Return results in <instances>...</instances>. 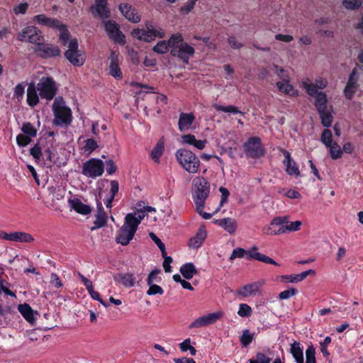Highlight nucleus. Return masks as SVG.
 <instances>
[{
	"label": "nucleus",
	"instance_id": "nucleus-1",
	"mask_svg": "<svg viewBox=\"0 0 363 363\" xmlns=\"http://www.w3.org/2000/svg\"><path fill=\"white\" fill-rule=\"evenodd\" d=\"M170 45H172L171 55L179 57L185 63H188L189 58L194 54V48L184 42L180 33L173 34L171 36Z\"/></svg>",
	"mask_w": 363,
	"mask_h": 363
},
{
	"label": "nucleus",
	"instance_id": "nucleus-2",
	"mask_svg": "<svg viewBox=\"0 0 363 363\" xmlns=\"http://www.w3.org/2000/svg\"><path fill=\"white\" fill-rule=\"evenodd\" d=\"M176 157L179 164L189 173L196 174L200 167V160L191 151L182 148L176 152Z\"/></svg>",
	"mask_w": 363,
	"mask_h": 363
},
{
	"label": "nucleus",
	"instance_id": "nucleus-3",
	"mask_svg": "<svg viewBox=\"0 0 363 363\" xmlns=\"http://www.w3.org/2000/svg\"><path fill=\"white\" fill-rule=\"evenodd\" d=\"M195 188L193 199L199 208L205 206V201L210 194V183L203 177H197L193 180Z\"/></svg>",
	"mask_w": 363,
	"mask_h": 363
},
{
	"label": "nucleus",
	"instance_id": "nucleus-4",
	"mask_svg": "<svg viewBox=\"0 0 363 363\" xmlns=\"http://www.w3.org/2000/svg\"><path fill=\"white\" fill-rule=\"evenodd\" d=\"M40 97L42 99L51 101L57 91L56 82L50 77H43L36 84Z\"/></svg>",
	"mask_w": 363,
	"mask_h": 363
},
{
	"label": "nucleus",
	"instance_id": "nucleus-5",
	"mask_svg": "<svg viewBox=\"0 0 363 363\" xmlns=\"http://www.w3.org/2000/svg\"><path fill=\"white\" fill-rule=\"evenodd\" d=\"M245 254L248 255L249 259H254L266 264H271L275 266H279V264L271 257L258 252L257 247L255 246L252 247L247 251H245L244 249L241 247H238L235 249L230 257V259L233 260L237 257H243Z\"/></svg>",
	"mask_w": 363,
	"mask_h": 363
},
{
	"label": "nucleus",
	"instance_id": "nucleus-6",
	"mask_svg": "<svg viewBox=\"0 0 363 363\" xmlns=\"http://www.w3.org/2000/svg\"><path fill=\"white\" fill-rule=\"evenodd\" d=\"M52 110L55 115V123L62 125L69 123L71 121V111L66 107L62 97L55 99L52 104Z\"/></svg>",
	"mask_w": 363,
	"mask_h": 363
},
{
	"label": "nucleus",
	"instance_id": "nucleus-7",
	"mask_svg": "<svg viewBox=\"0 0 363 363\" xmlns=\"http://www.w3.org/2000/svg\"><path fill=\"white\" fill-rule=\"evenodd\" d=\"M147 29H134L131 34L133 37L145 42L154 40L155 38H163L165 35L161 28H155L150 23L145 24Z\"/></svg>",
	"mask_w": 363,
	"mask_h": 363
},
{
	"label": "nucleus",
	"instance_id": "nucleus-8",
	"mask_svg": "<svg viewBox=\"0 0 363 363\" xmlns=\"http://www.w3.org/2000/svg\"><path fill=\"white\" fill-rule=\"evenodd\" d=\"M137 229L138 228L125 217L124 223L117 232L116 242L123 246L128 245L133 240Z\"/></svg>",
	"mask_w": 363,
	"mask_h": 363
},
{
	"label": "nucleus",
	"instance_id": "nucleus-9",
	"mask_svg": "<svg viewBox=\"0 0 363 363\" xmlns=\"http://www.w3.org/2000/svg\"><path fill=\"white\" fill-rule=\"evenodd\" d=\"M362 72V67H360L358 64H357L356 67L352 70L346 86L343 90V93L346 99L350 100L356 93L359 86L358 82L359 79V76Z\"/></svg>",
	"mask_w": 363,
	"mask_h": 363
},
{
	"label": "nucleus",
	"instance_id": "nucleus-10",
	"mask_svg": "<svg viewBox=\"0 0 363 363\" xmlns=\"http://www.w3.org/2000/svg\"><path fill=\"white\" fill-rule=\"evenodd\" d=\"M104 171L102 160L91 158L83 164L82 173L88 177L96 178L102 175Z\"/></svg>",
	"mask_w": 363,
	"mask_h": 363
},
{
	"label": "nucleus",
	"instance_id": "nucleus-11",
	"mask_svg": "<svg viewBox=\"0 0 363 363\" xmlns=\"http://www.w3.org/2000/svg\"><path fill=\"white\" fill-rule=\"evenodd\" d=\"M65 56L74 66H82L84 61V56L78 50V41L76 38L69 41L68 49L65 52Z\"/></svg>",
	"mask_w": 363,
	"mask_h": 363
},
{
	"label": "nucleus",
	"instance_id": "nucleus-12",
	"mask_svg": "<svg viewBox=\"0 0 363 363\" xmlns=\"http://www.w3.org/2000/svg\"><path fill=\"white\" fill-rule=\"evenodd\" d=\"M245 152L250 158H259L264 155V150L258 137H252L244 144Z\"/></svg>",
	"mask_w": 363,
	"mask_h": 363
},
{
	"label": "nucleus",
	"instance_id": "nucleus-13",
	"mask_svg": "<svg viewBox=\"0 0 363 363\" xmlns=\"http://www.w3.org/2000/svg\"><path fill=\"white\" fill-rule=\"evenodd\" d=\"M17 39L22 42H28L32 44H39L43 41V37L41 32L35 26L24 28L17 35Z\"/></svg>",
	"mask_w": 363,
	"mask_h": 363
},
{
	"label": "nucleus",
	"instance_id": "nucleus-14",
	"mask_svg": "<svg viewBox=\"0 0 363 363\" xmlns=\"http://www.w3.org/2000/svg\"><path fill=\"white\" fill-rule=\"evenodd\" d=\"M105 30L109 38L121 45L125 43V37L120 30L118 25L113 21H104Z\"/></svg>",
	"mask_w": 363,
	"mask_h": 363
},
{
	"label": "nucleus",
	"instance_id": "nucleus-15",
	"mask_svg": "<svg viewBox=\"0 0 363 363\" xmlns=\"http://www.w3.org/2000/svg\"><path fill=\"white\" fill-rule=\"evenodd\" d=\"M223 311H219L215 313H208L201 316L193 321L189 326V328H199L213 324L223 316Z\"/></svg>",
	"mask_w": 363,
	"mask_h": 363
},
{
	"label": "nucleus",
	"instance_id": "nucleus-16",
	"mask_svg": "<svg viewBox=\"0 0 363 363\" xmlns=\"http://www.w3.org/2000/svg\"><path fill=\"white\" fill-rule=\"evenodd\" d=\"M0 238L20 242H32L34 241V238L30 234L24 232L7 233L4 231H0Z\"/></svg>",
	"mask_w": 363,
	"mask_h": 363
},
{
	"label": "nucleus",
	"instance_id": "nucleus-17",
	"mask_svg": "<svg viewBox=\"0 0 363 363\" xmlns=\"http://www.w3.org/2000/svg\"><path fill=\"white\" fill-rule=\"evenodd\" d=\"M90 11L94 17L101 18H108L111 13L107 7V0H95V4L90 7Z\"/></svg>",
	"mask_w": 363,
	"mask_h": 363
},
{
	"label": "nucleus",
	"instance_id": "nucleus-18",
	"mask_svg": "<svg viewBox=\"0 0 363 363\" xmlns=\"http://www.w3.org/2000/svg\"><path fill=\"white\" fill-rule=\"evenodd\" d=\"M38 47L35 50L39 55L43 58L52 57L59 56L61 53L60 50L57 46H55L50 44H43L40 42L37 45Z\"/></svg>",
	"mask_w": 363,
	"mask_h": 363
},
{
	"label": "nucleus",
	"instance_id": "nucleus-19",
	"mask_svg": "<svg viewBox=\"0 0 363 363\" xmlns=\"http://www.w3.org/2000/svg\"><path fill=\"white\" fill-rule=\"evenodd\" d=\"M118 9L122 15L129 21L132 23H138L140 21V15L131 5L127 3L121 4Z\"/></svg>",
	"mask_w": 363,
	"mask_h": 363
},
{
	"label": "nucleus",
	"instance_id": "nucleus-20",
	"mask_svg": "<svg viewBox=\"0 0 363 363\" xmlns=\"http://www.w3.org/2000/svg\"><path fill=\"white\" fill-rule=\"evenodd\" d=\"M281 152L284 156V164L286 165V171L289 175H295L296 177L300 175V172L298 170V166L296 163L291 159L290 153L282 149Z\"/></svg>",
	"mask_w": 363,
	"mask_h": 363
},
{
	"label": "nucleus",
	"instance_id": "nucleus-21",
	"mask_svg": "<svg viewBox=\"0 0 363 363\" xmlns=\"http://www.w3.org/2000/svg\"><path fill=\"white\" fill-rule=\"evenodd\" d=\"M108 60L110 61L109 74L116 79H121L123 74L119 67L118 55L115 52H112Z\"/></svg>",
	"mask_w": 363,
	"mask_h": 363
},
{
	"label": "nucleus",
	"instance_id": "nucleus-22",
	"mask_svg": "<svg viewBox=\"0 0 363 363\" xmlns=\"http://www.w3.org/2000/svg\"><path fill=\"white\" fill-rule=\"evenodd\" d=\"M107 222V215L104 211L101 203H97V213L96 214V220L94 225L91 227L90 230L94 231L98 228H102L106 225Z\"/></svg>",
	"mask_w": 363,
	"mask_h": 363
},
{
	"label": "nucleus",
	"instance_id": "nucleus-23",
	"mask_svg": "<svg viewBox=\"0 0 363 363\" xmlns=\"http://www.w3.org/2000/svg\"><path fill=\"white\" fill-rule=\"evenodd\" d=\"M69 206L71 209L74 210L77 213L87 215L91 213V207L83 203L79 199H69L68 200Z\"/></svg>",
	"mask_w": 363,
	"mask_h": 363
},
{
	"label": "nucleus",
	"instance_id": "nucleus-24",
	"mask_svg": "<svg viewBox=\"0 0 363 363\" xmlns=\"http://www.w3.org/2000/svg\"><path fill=\"white\" fill-rule=\"evenodd\" d=\"M195 120L193 113H181L178 121V128L180 131L188 130Z\"/></svg>",
	"mask_w": 363,
	"mask_h": 363
},
{
	"label": "nucleus",
	"instance_id": "nucleus-25",
	"mask_svg": "<svg viewBox=\"0 0 363 363\" xmlns=\"http://www.w3.org/2000/svg\"><path fill=\"white\" fill-rule=\"evenodd\" d=\"M49 196L52 199V206L54 207L55 203L64 199L66 190L60 186H52L48 189Z\"/></svg>",
	"mask_w": 363,
	"mask_h": 363
},
{
	"label": "nucleus",
	"instance_id": "nucleus-26",
	"mask_svg": "<svg viewBox=\"0 0 363 363\" xmlns=\"http://www.w3.org/2000/svg\"><path fill=\"white\" fill-rule=\"evenodd\" d=\"M215 223L219 226L222 227L230 234H233L238 228V223L236 220L232 218L218 219L216 220Z\"/></svg>",
	"mask_w": 363,
	"mask_h": 363
},
{
	"label": "nucleus",
	"instance_id": "nucleus-27",
	"mask_svg": "<svg viewBox=\"0 0 363 363\" xmlns=\"http://www.w3.org/2000/svg\"><path fill=\"white\" fill-rule=\"evenodd\" d=\"M34 82L29 84L27 89V102L31 107H35L39 103V94Z\"/></svg>",
	"mask_w": 363,
	"mask_h": 363
},
{
	"label": "nucleus",
	"instance_id": "nucleus-28",
	"mask_svg": "<svg viewBox=\"0 0 363 363\" xmlns=\"http://www.w3.org/2000/svg\"><path fill=\"white\" fill-rule=\"evenodd\" d=\"M113 279L125 287L130 288L135 284V277L131 273H119L113 276Z\"/></svg>",
	"mask_w": 363,
	"mask_h": 363
},
{
	"label": "nucleus",
	"instance_id": "nucleus-29",
	"mask_svg": "<svg viewBox=\"0 0 363 363\" xmlns=\"http://www.w3.org/2000/svg\"><path fill=\"white\" fill-rule=\"evenodd\" d=\"M262 284L259 282H254L250 284L243 286L238 291V294L244 297L254 296L260 290Z\"/></svg>",
	"mask_w": 363,
	"mask_h": 363
},
{
	"label": "nucleus",
	"instance_id": "nucleus-30",
	"mask_svg": "<svg viewBox=\"0 0 363 363\" xmlns=\"http://www.w3.org/2000/svg\"><path fill=\"white\" fill-rule=\"evenodd\" d=\"M318 111L321 123L325 127H330L333 121V116L332 115L333 107L330 106L329 107L323 109H320Z\"/></svg>",
	"mask_w": 363,
	"mask_h": 363
},
{
	"label": "nucleus",
	"instance_id": "nucleus-31",
	"mask_svg": "<svg viewBox=\"0 0 363 363\" xmlns=\"http://www.w3.org/2000/svg\"><path fill=\"white\" fill-rule=\"evenodd\" d=\"M18 309L23 318L30 323L34 324L35 319L34 318V311L28 303L20 304Z\"/></svg>",
	"mask_w": 363,
	"mask_h": 363
},
{
	"label": "nucleus",
	"instance_id": "nucleus-32",
	"mask_svg": "<svg viewBox=\"0 0 363 363\" xmlns=\"http://www.w3.org/2000/svg\"><path fill=\"white\" fill-rule=\"evenodd\" d=\"M34 19L39 23L44 26L57 28L60 26V22L56 18L47 17L44 14H39L34 17Z\"/></svg>",
	"mask_w": 363,
	"mask_h": 363
},
{
	"label": "nucleus",
	"instance_id": "nucleus-33",
	"mask_svg": "<svg viewBox=\"0 0 363 363\" xmlns=\"http://www.w3.org/2000/svg\"><path fill=\"white\" fill-rule=\"evenodd\" d=\"M315 271L313 269H308L307 271L303 272L300 274H292V275H283L281 277L282 280H287L291 283H296L298 281H301L305 279L308 275L314 274Z\"/></svg>",
	"mask_w": 363,
	"mask_h": 363
},
{
	"label": "nucleus",
	"instance_id": "nucleus-34",
	"mask_svg": "<svg viewBox=\"0 0 363 363\" xmlns=\"http://www.w3.org/2000/svg\"><path fill=\"white\" fill-rule=\"evenodd\" d=\"M206 238V232L204 228H201L199 229L196 235L190 239L189 246L190 247L198 248L201 246L202 242Z\"/></svg>",
	"mask_w": 363,
	"mask_h": 363
},
{
	"label": "nucleus",
	"instance_id": "nucleus-35",
	"mask_svg": "<svg viewBox=\"0 0 363 363\" xmlns=\"http://www.w3.org/2000/svg\"><path fill=\"white\" fill-rule=\"evenodd\" d=\"M180 273L186 279H191L198 273L197 269L193 263H186L180 267Z\"/></svg>",
	"mask_w": 363,
	"mask_h": 363
},
{
	"label": "nucleus",
	"instance_id": "nucleus-36",
	"mask_svg": "<svg viewBox=\"0 0 363 363\" xmlns=\"http://www.w3.org/2000/svg\"><path fill=\"white\" fill-rule=\"evenodd\" d=\"M302 225V222L300 220H296L294 222H289V224L286 227L283 228L282 230H277L272 231L271 229H268V233H286L288 232H295L300 229Z\"/></svg>",
	"mask_w": 363,
	"mask_h": 363
},
{
	"label": "nucleus",
	"instance_id": "nucleus-37",
	"mask_svg": "<svg viewBox=\"0 0 363 363\" xmlns=\"http://www.w3.org/2000/svg\"><path fill=\"white\" fill-rule=\"evenodd\" d=\"M291 353L297 363H303V350H301L298 342L294 341L291 345Z\"/></svg>",
	"mask_w": 363,
	"mask_h": 363
},
{
	"label": "nucleus",
	"instance_id": "nucleus-38",
	"mask_svg": "<svg viewBox=\"0 0 363 363\" xmlns=\"http://www.w3.org/2000/svg\"><path fill=\"white\" fill-rule=\"evenodd\" d=\"M277 86L279 91L289 94L291 96H294L296 94V91L294 89L293 86L289 84V82H278L277 83Z\"/></svg>",
	"mask_w": 363,
	"mask_h": 363
},
{
	"label": "nucleus",
	"instance_id": "nucleus-39",
	"mask_svg": "<svg viewBox=\"0 0 363 363\" xmlns=\"http://www.w3.org/2000/svg\"><path fill=\"white\" fill-rule=\"evenodd\" d=\"M315 97V106L317 110L326 108L330 106H328V99L325 93L320 92Z\"/></svg>",
	"mask_w": 363,
	"mask_h": 363
},
{
	"label": "nucleus",
	"instance_id": "nucleus-40",
	"mask_svg": "<svg viewBox=\"0 0 363 363\" xmlns=\"http://www.w3.org/2000/svg\"><path fill=\"white\" fill-rule=\"evenodd\" d=\"M170 48L172 50V45H170V38L168 41L161 40L159 41L156 45L153 47V51L160 53L164 54L167 52L168 49Z\"/></svg>",
	"mask_w": 363,
	"mask_h": 363
},
{
	"label": "nucleus",
	"instance_id": "nucleus-41",
	"mask_svg": "<svg viewBox=\"0 0 363 363\" xmlns=\"http://www.w3.org/2000/svg\"><path fill=\"white\" fill-rule=\"evenodd\" d=\"M164 143L161 140L158 141L155 147L151 152V157L155 162H158L160 157L162 156L164 152Z\"/></svg>",
	"mask_w": 363,
	"mask_h": 363
},
{
	"label": "nucleus",
	"instance_id": "nucleus-42",
	"mask_svg": "<svg viewBox=\"0 0 363 363\" xmlns=\"http://www.w3.org/2000/svg\"><path fill=\"white\" fill-rule=\"evenodd\" d=\"M213 107L218 111H223L225 113H240L243 115L244 113L241 112L238 107L230 105V106H221L219 104H214Z\"/></svg>",
	"mask_w": 363,
	"mask_h": 363
},
{
	"label": "nucleus",
	"instance_id": "nucleus-43",
	"mask_svg": "<svg viewBox=\"0 0 363 363\" xmlns=\"http://www.w3.org/2000/svg\"><path fill=\"white\" fill-rule=\"evenodd\" d=\"M328 147L329 148L330 155L332 159L337 160L342 157V150L337 143L334 142L331 143V145Z\"/></svg>",
	"mask_w": 363,
	"mask_h": 363
},
{
	"label": "nucleus",
	"instance_id": "nucleus-44",
	"mask_svg": "<svg viewBox=\"0 0 363 363\" xmlns=\"http://www.w3.org/2000/svg\"><path fill=\"white\" fill-rule=\"evenodd\" d=\"M138 212V216H136L135 213H130L125 216V217L137 228L145 217V213H142L140 211Z\"/></svg>",
	"mask_w": 363,
	"mask_h": 363
},
{
	"label": "nucleus",
	"instance_id": "nucleus-45",
	"mask_svg": "<svg viewBox=\"0 0 363 363\" xmlns=\"http://www.w3.org/2000/svg\"><path fill=\"white\" fill-rule=\"evenodd\" d=\"M289 222V217L288 216L282 217H276L272 220V225H278L280 230H282L287 226Z\"/></svg>",
	"mask_w": 363,
	"mask_h": 363
},
{
	"label": "nucleus",
	"instance_id": "nucleus-46",
	"mask_svg": "<svg viewBox=\"0 0 363 363\" xmlns=\"http://www.w3.org/2000/svg\"><path fill=\"white\" fill-rule=\"evenodd\" d=\"M321 142L326 146L330 147L333 143V134L330 130L324 129L320 137Z\"/></svg>",
	"mask_w": 363,
	"mask_h": 363
},
{
	"label": "nucleus",
	"instance_id": "nucleus-47",
	"mask_svg": "<svg viewBox=\"0 0 363 363\" xmlns=\"http://www.w3.org/2000/svg\"><path fill=\"white\" fill-rule=\"evenodd\" d=\"M42 157H43V160L44 161V164L47 167H51L52 165L55 163L52 153L49 148L46 149L43 152Z\"/></svg>",
	"mask_w": 363,
	"mask_h": 363
},
{
	"label": "nucleus",
	"instance_id": "nucleus-48",
	"mask_svg": "<svg viewBox=\"0 0 363 363\" xmlns=\"http://www.w3.org/2000/svg\"><path fill=\"white\" fill-rule=\"evenodd\" d=\"M303 86L306 89V92L311 96H316L320 92L318 91V88L313 83L303 82Z\"/></svg>",
	"mask_w": 363,
	"mask_h": 363
},
{
	"label": "nucleus",
	"instance_id": "nucleus-49",
	"mask_svg": "<svg viewBox=\"0 0 363 363\" xmlns=\"http://www.w3.org/2000/svg\"><path fill=\"white\" fill-rule=\"evenodd\" d=\"M57 28L60 31V39L62 41V43L63 45H66L69 38V32L68 31L67 26L60 23V26Z\"/></svg>",
	"mask_w": 363,
	"mask_h": 363
},
{
	"label": "nucleus",
	"instance_id": "nucleus-50",
	"mask_svg": "<svg viewBox=\"0 0 363 363\" xmlns=\"http://www.w3.org/2000/svg\"><path fill=\"white\" fill-rule=\"evenodd\" d=\"M21 130L24 134L30 137H35L37 134V130L29 122L23 124Z\"/></svg>",
	"mask_w": 363,
	"mask_h": 363
},
{
	"label": "nucleus",
	"instance_id": "nucleus-51",
	"mask_svg": "<svg viewBox=\"0 0 363 363\" xmlns=\"http://www.w3.org/2000/svg\"><path fill=\"white\" fill-rule=\"evenodd\" d=\"M252 311L251 307L246 303H240L238 314L240 317H249L252 315Z\"/></svg>",
	"mask_w": 363,
	"mask_h": 363
},
{
	"label": "nucleus",
	"instance_id": "nucleus-52",
	"mask_svg": "<svg viewBox=\"0 0 363 363\" xmlns=\"http://www.w3.org/2000/svg\"><path fill=\"white\" fill-rule=\"evenodd\" d=\"M362 1L361 0H344L343 6L347 9L354 10L361 6Z\"/></svg>",
	"mask_w": 363,
	"mask_h": 363
},
{
	"label": "nucleus",
	"instance_id": "nucleus-53",
	"mask_svg": "<svg viewBox=\"0 0 363 363\" xmlns=\"http://www.w3.org/2000/svg\"><path fill=\"white\" fill-rule=\"evenodd\" d=\"M274 73L284 82H289V76L285 74V70L283 67H279L277 65L273 66Z\"/></svg>",
	"mask_w": 363,
	"mask_h": 363
},
{
	"label": "nucleus",
	"instance_id": "nucleus-54",
	"mask_svg": "<svg viewBox=\"0 0 363 363\" xmlns=\"http://www.w3.org/2000/svg\"><path fill=\"white\" fill-rule=\"evenodd\" d=\"M271 358L262 352L257 353L255 358L250 359V363H270Z\"/></svg>",
	"mask_w": 363,
	"mask_h": 363
},
{
	"label": "nucleus",
	"instance_id": "nucleus-55",
	"mask_svg": "<svg viewBox=\"0 0 363 363\" xmlns=\"http://www.w3.org/2000/svg\"><path fill=\"white\" fill-rule=\"evenodd\" d=\"M315 354V347L313 345L309 346L306 351V363H316Z\"/></svg>",
	"mask_w": 363,
	"mask_h": 363
},
{
	"label": "nucleus",
	"instance_id": "nucleus-56",
	"mask_svg": "<svg viewBox=\"0 0 363 363\" xmlns=\"http://www.w3.org/2000/svg\"><path fill=\"white\" fill-rule=\"evenodd\" d=\"M30 154L33 157L36 162L40 161L43 152L38 143L35 144L32 148H30Z\"/></svg>",
	"mask_w": 363,
	"mask_h": 363
},
{
	"label": "nucleus",
	"instance_id": "nucleus-57",
	"mask_svg": "<svg viewBox=\"0 0 363 363\" xmlns=\"http://www.w3.org/2000/svg\"><path fill=\"white\" fill-rule=\"evenodd\" d=\"M253 340V335L249 330H245L240 337V342L243 346H247Z\"/></svg>",
	"mask_w": 363,
	"mask_h": 363
},
{
	"label": "nucleus",
	"instance_id": "nucleus-58",
	"mask_svg": "<svg viewBox=\"0 0 363 363\" xmlns=\"http://www.w3.org/2000/svg\"><path fill=\"white\" fill-rule=\"evenodd\" d=\"M31 141L30 137L26 134H19L16 137V142L19 146L24 147Z\"/></svg>",
	"mask_w": 363,
	"mask_h": 363
},
{
	"label": "nucleus",
	"instance_id": "nucleus-59",
	"mask_svg": "<svg viewBox=\"0 0 363 363\" xmlns=\"http://www.w3.org/2000/svg\"><path fill=\"white\" fill-rule=\"evenodd\" d=\"M50 284L56 288V289H60V288H62L63 286V284L60 279V278L59 277V276L55 274V273H52L50 274Z\"/></svg>",
	"mask_w": 363,
	"mask_h": 363
},
{
	"label": "nucleus",
	"instance_id": "nucleus-60",
	"mask_svg": "<svg viewBox=\"0 0 363 363\" xmlns=\"http://www.w3.org/2000/svg\"><path fill=\"white\" fill-rule=\"evenodd\" d=\"M150 286L149 289L147 291V294L149 296L155 295V294H162L164 291L162 288L157 284H153L152 283L148 284Z\"/></svg>",
	"mask_w": 363,
	"mask_h": 363
},
{
	"label": "nucleus",
	"instance_id": "nucleus-61",
	"mask_svg": "<svg viewBox=\"0 0 363 363\" xmlns=\"http://www.w3.org/2000/svg\"><path fill=\"white\" fill-rule=\"evenodd\" d=\"M197 1L198 0H188L187 2L180 8V11L185 14L189 13L192 11Z\"/></svg>",
	"mask_w": 363,
	"mask_h": 363
},
{
	"label": "nucleus",
	"instance_id": "nucleus-62",
	"mask_svg": "<svg viewBox=\"0 0 363 363\" xmlns=\"http://www.w3.org/2000/svg\"><path fill=\"white\" fill-rule=\"evenodd\" d=\"M297 292L298 291L296 289L291 288L290 289H287V290L281 291L279 294V298L282 300L288 299L290 297L295 296L297 294Z\"/></svg>",
	"mask_w": 363,
	"mask_h": 363
},
{
	"label": "nucleus",
	"instance_id": "nucleus-63",
	"mask_svg": "<svg viewBox=\"0 0 363 363\" xmlns=\"http://www.w3.org/2000/svg\"><path fill=\"white\" fill-rule=\"evenodd\" d=\"M97 147H98V145L94 139L89 138L85 140V145H84L85 150L89 151L91 152L94 150H95Z\"/></svg>",
	"mask_w": 363,
	"mask_h": 363
},
{
	"label": "nucleus",
	"instance_id": "nucleus-64",
	"mask_svg": "<svg viewBox=\"0 0 363 363\" xmlns=\"http://www.w3.org/2000/svg\"><path fill=\"white\" fill-rule=\"evenodd\" d=\"M28 8V3H21L13 9V13L16 15L25 14Z\"/></svg>",
	"mask_w": 363,
	"mask_h": 363
}]
</instances>
